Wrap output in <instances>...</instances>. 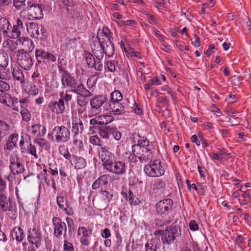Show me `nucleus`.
<instances>
[{
	"mask_svg": "<svg viewBox=\"0 0 251 251\" xmlns=\"http://www.w3.org/2000/svg\"><path fill=\"white\" fill-rule=\"evenodd\" d=\"M100 193L102 195L103 200L107 202L110 201L112 199L113 195L106 190H101Z\"/></svg>",
	"mask_w": 251,
	"mask_h": 251,
	"instance_id": "51",
	"label": "nucleus"
},
{
	"mask_svg": "<svg viewBox=\"0 0 251 251\" xmlns=\"http://www.w3.org/2000/svg\"><path fill=\"white\" fill-rule=\"evenodd\" d=\"M59 97L60 99L59 100H62L64 102V105H65V103L66 104H68L69 103V101L72 99V96L67 93V91L65 93L64 92H60Z\"/></svg>",
	"mask_w": 251,
	"mask_h": 251,
	"instance_id": "42",
	"label": "nucleus"
},
{
	"mask_svg": "<svg viewBox=\"0 0 251 251\" xmlns=\"http://www.w3.org/2000/svg\"><path fill=\"white\" fill-rule=\"evenodd\" d=\"M189 226V228L191 230L196 231L199 229L198 225L197 223V222L194 220L191 221Z\"/></svg>",
	"mask_w": 251,
	"mask_h": 251,
	"instance_id": "61",
	"label": "nucleus"
},
{
	"mask_svg": "<svg viewBox=\"0 0 251 251\" xmlns=\"http://www.w3.org/2000/svg\"><path fill=\"white\" fill-rule=\"evenodd\" d=\"M8 212L7 213V216L12 220H15L17 217V211L16 209L12 205H11L10 207L7 209Z\"/></svg>",
	"mask_w": 251,
	"mask_h": 251,
	"instance_id": "49",
	"label": "nucleus"
},
{
	"mask_svg": "<svg viewBox=\"0 0 251 251\" xmlns=\"http://www.w3.org/2000/svg\"><path fill=\"white\" fill-rule=\"evenodd\" d=\"M21 114L22 116L23 120L28 122L31 118V115L28 109L24 105H21Z\"/></svg>",
	"mask_w": 251,
	"mask_h": 251,
	"instance_id": "41",
	"label": "nucleus"
},
{
	"mask_svg": "<svg viewBox=\"0 0 251 251\" xmlns=\"http://www.w3.org/2000/svg\"><path fill=\"white\" fill-rule=\"evenodd\" d=\"M61 80L63 87H69L72 90L75 88L77 82V80L72 76L70 73L66 75H62L61 77Z\"/></svg>",
	"mask_w": 251,
	"mask_h": 251,
	"instance_id": "22",
	"label": "nucleus"
},
{
	"mask_svg": "<svg viewBox=\"0 0 251 251\" xmlns=\"http://www.w3.org/2000/svg\"><path fill=\"white\" fill-rule=\"evenodd\" d=\"M100 116L96 117L95 118L92 119L90 121V124L91 125H102L101 120Z\"/></svg>",
	"mask_w": 251,
	"mask_h": 251,
	"instance_id": "57",
	"label": "nucleus"
},
{
	"mask_svg": "<svg viewBox=\"0 0 251 251\" xmlns=\"http://www.w3.org/2000/svg\"><path fill=\"white\" fill-rule=\"evenodd\" d=\"M74 143L77 147V150L79 152L83 150L84 146L82 140H78L77 139L75 138Z\"/></svg>",
	"mask_w": 251,
	"mask_h": 251,
	"instance_id": "56",
	"label": "nucleus"
},
{
	"mask_svg": "<svg viewBox=\"0 0 251 251\" xmlns=\"http://www.w3.org/2000/svg\"><path fill=\"white\" fill-rule=\"evenodd\" d=\"M42 238V234L39 228L33 227L28 230L27 240L31 244H34L37 248L41 245Z\"/></svg>",
	"mask_w": 251,
	"mask_h": 251,
	"instance_id": "13",
	"label": "nucleus"
},
{
	"mask_svg": "<svg viewBox=\"0 0 251 251\" xmlns=\"http://www.w3.org/2000/svg\"><path fill=\"white\" fill-rule=\"evenodd\" d=\"M26 91L29 95L36 96L39 93V89L34 84H30L26 87Z\"/></svg>",
	"mask_w": 251,
	"mask_h": 251,
	"instance_id": "39",
	"label": "nucleus"
},
{
	"mask_svg": "<svg viewBox=\"0 0 251 251\" xmlns=\"http://www.w3.org/2000/svg\"><path fill=\"white\" fill-rule=\"evenodd\" d=\"M85 59L88 67L93 68L95 66L96 60L92 53L89 52L85 53Z\"/></svg>",
	"mask_w": 251,
	"mask_h": 251,
	"instance_id": "37",
	"label": "nucleus"
},
{
	"mask_svg": "<svg viewBox=\"0 0 251 251\" xmlns=\"http://www.w3.org/2000/svg\"><path fill=\"white\" fill-rule=\"evenodd\" d=\"M8 62L9 58L7 53L0 50V67L6 68L8 66Z\"/></svg>",
	"mask_w": 251,
	"mask_h": 251,
	"instance_id": "36",
	"label": "nucleus"
},
{
	"mask_svg": "<svg viewBox=\"0 0 251 251\" xmlns=\"http://www.w3.org/2000/svg\"><path fill=\"white\" fill-rule=\"evenodd\" d=\"M137 143L132 146V154L129 156L130 161L136 163L137 159L140 162L152 159V152L150 148V142L147 137L136 135Z\"/></svg>",
	"mask_w": 251,
	"mask_h": 251,
	"instance_id": "1",
	"label": "nucleus"
},
{
	"mask_svg": "<svg viewBox=\"0 0 251 251\" xmlns=\"http://www.w3.org/2000/svg\"><path fill=\"white\" fill-rule=\"evenodd\" d=\"M100 116L101 119L102 125H105V126H106V125L110 123L114 119L112 116L109 115H102Z\"/></svg>",
	"mask_w": 251,
	"mask_h": 251,
	"instance_id": "47",
	"label": "nucleus"
},
{
	"mask_svg": "<svg viewBox=\"0 0 251 251\" xmlns=\"http://www.w3.org/2000/svg\"><path fill=\"white\" fill-rule=\"evenodd\" d=\"M25 27V24L24 25L23 23V21L20 18L17 19L13 27L11 26L8 37L12 39H17L20 37L21 32L24 31Z\"/></svg>",
	"mask_w": 251,
	"mask_h": 251,
	"instance_id": "15",
	"label": "nucleus"
},
{
	"mask_svg": "<svg viewBox=\"0 0 251 251\" xmlns=\"http://www.w3.org/2000/svg\"><path fill=\"white\" fill-rule=\"evenodd\" d=\"M174 204L171 199L160 200L155 204V213L162 218H166L172 210Z\"/></svg>",
	"mask_w": 251,
	"mask_h": 251,
	"instance_id": "6",
	"label": "nucleus"
},
{
	"mask_svg": "<svg viewBox=\"0 0 251 251\" xmlns=\"http://www.w3.org/2000/svg\"><path fill=\"white\" fill-rule=\"evenodd\" d=\"M106 64L109 71L114 72L115 71V66L113 61H107Z\"/></svg>",
	"mask_w": 251,
	"mask_h": 251,
	"instance_id": "59",
	"label": "nucleus"
},
{
	"mask_svg": "<svg viewBox=\"0 0 251 251\" xmlns=\"http://www.w3.org/2000/svg\"><path fill=\"white\" fill-rule=\"evenodd\" d=\"M10 127V126L5 122L0 120V142L2 138L6 136L9 133Z\"/></svg>",
	"mask_w": 251,
	"mask_h": 251,
	"instance_id": "33",
	"label": "nucleus"
},
{
	"mask_svg": "<svg viewBox=\"0 0 251 251\" xmlns=\"http://www.w3.org/2000/svg\"><path fill=\"white\" fill-rule=\"evenodd\" d=\"M110 176L108 175H103L97 179L92 184L93 189H97L101 186L108 184Z\"/></svg>",
	"mask_w": 251,
	"mask_h": 251,
	"instance_id": "26",
	"label": "nucleus"
},
{
	"mask_svg": "<svg viewBox=\"0 0 251 251\" xmlns=\"http://www.w3.org/2000/svg\"><path fill=\"white\" fill-rule=\"evenodd\" d=\"M11 28V25L7 19L4 18L0 19V30L3 32L4 35L8 37Z\"/></svg>",
	"mask_w": 251,
	"mask_h": 251,
	"instance_id": "29",
	"label": "nucleus"
},
{
	"mask_svg": "<svg viewBox=\"0 0 251 251\" xmlns=\"http://www.w3.org/2000/svg\"><path fill=\"white\" fill-rule=\"evenodd\" d=\"M10 96L8 94L5 93L0 96V101L7 106H10Z\"/></svg>",
	"mask_w": 251,
	"mask_h": 251,
	"instance_id": "44",
	"label": "nucleus"
},
{
	"mask_svg": "<svg viewBox=\"0 0 251 251\" xmlns=\"http://www.w3.org/2000/svg\"><path fill=\"white\" fill-rule=\"evenodd\" d=\"M165 186V182L160 179H157L152 182L151 184L150 189H152L154 192H156L159 189L163 188Z\"/></svg>",
	"mask_w": 251,
	"mask_h": 251,
	"instance_id": "35",
	"label": "nucleus"
},
{
	"mask_svg": "<svg viewBox=\"0 0 251 251\" xmlns=\"http://www.w3.org/2000/svg\"><path fill=\"white\" fill-rule=\"evenodd\" d=\"M18 135L16 133L12 134L7 141L5 148L7 150H11L15 147L18 140Z\"/></svg>",
	"mask_w": 251,
	"mask_h": 251,
	"instance_id": "34",
	"label": "nucleus"
},
{
	"mask_svg": "<svg viewBox=\"0 0 251 251\" xmlns=\"http://www.w3.org/2000/svg\"><path fill=\"white\" fill-rule=\"evenodd\" d=\"M90 142L93 144L94 145H97L99 146H101L103 145V142L100 140V139L97 136L94 135L92 136L89 139Z\"/></svg>",
	"mask_w": 251,
	"mask_h": 251,
	"instance_id": "48",
	"label": "nucleus"
},
{
	"mask_svg": "<svg viewBox=\"0 0 251 251\" xmlns=\"http://www.w3.org/2000/svg\"><path fill=\"white\" fill-rule=\"evenodd\" d=\"M48 107L52 112L57 114L63 113L65 109V105L62 100L50 101Z\"/></svg>",
	"mask_w": 251,
	"mask_h": 251,
	"instance_id": "20",
	"label": "nucleus"
},
{
	"mask_svg": "<svg viewBox=\"0 0 251 251\" xmlns=\"http://www.w3.org/2000/svg\"><path fill=\"white\" fill-rule=\"evenodd\" d=\"M34 143L39 145L41 147L45 148L46 150L50 148L49 143L43 138H40L39 140L37 139L34 140Z\"/></svg>",
	"mask_w": 251,
	"mask_h": 251,
	"instance_id": "43",
	"label": "nucleus"
},
{
	"mask_svg": "<svg viewBox=\"0 0 251 251\" xmlns=\"http://www.w3.org/2000/svg\"><path fill=\"white\" fill-rule=\"evenodd\" d=\"M146 251H156L157 245L155 243H153L151 240V242H148L145 245Z\"/></svg>",
	"mask_w": 251,
	"mask_h": 251,
	"instance_id": "50",
	"label": "nucleus"
},
{
	"mask_svg": "<svg viewBox=\"0 0 251 251\" xmlns=\"http://www.w3.org/2000/svg\"><path fill=\"white\" fill-rule=\"evenodd\" d=\"M95 83L96 80L93 76L89 77L87 79V84L89 88H91Z\"/></svg>",
	"mask_w": 251,
	"mask_h": 251,
	"instance_id": "63",
	"label": "nucleus"
},
{
	"mask_svg": "<svg viewBox=\"0 0 251 251\" xmlns=\"http://www.w3.org/2000/svg\"><path fill=\"white\" fill-rule=\"evenodd\" d=\"M12 205L10 199L3 193L0 194V207L3 212L7 211V209Z\"/></svg>",
	"mask_w": 251,
	"mask_h": 251,
	"instance_id": "28",
	"label": "nucleus"
},
{
	"mask_svg": "<svg viewBox=\"0 0 251 251\" xmlns=\"http://www.w3.org/2000/svg\"><path fill=\"white\" fill-rule=\"evenodd\" d=\"M11 237L17 242H22L25 237L23 229L20 226L14 227L10 232Z\"/></svg>",
	"mask_w": 251,
	"mask_h": 251,
	"instance_id": "25",
	"label": "nucleus"
},
{
	"mask_svg": "<svg viewBox=\"0 0 251 251\" xmlns=\"http://www.w3.org/2000/svg\"><path fill=\"white\" fill-rule=\"evenodd\" d=\"M25 25L27 31L30 34L31 37L39 38L42 33V25H39L34 23H30L26 24L25 23Z\"/></svg>",
	"mask_w": 251,
	"mask_h": 251,
	"instance_id": "17",
	"label": "nucleus"
},
{
	"mask_svg": "<svg viewBox=\"0 0 251 251\" xmlns=\"http://www.w3.org/2000/svg\"><path fill=\"white\" fill-rule=\"evenodd\" d=\"M32 133L33 134H37L39 137H43L46 133L45 127L41 125L35 124L31 126Z\"/></svg>",
	"mask_w": 251,
	"mask_h": 251,
	"instance_id": "30",
	"label": "nucleus"
},
{
	"mask_svg": "<svg viewBox=\"0 0 251 251\" xmlns=\"http://www.w3.org/2000/svg\"><path fill=\"white\" fill-rule=\"evenodd\" d=\"M71 91L82 97H90L93 95V94L88 90L81 83L78 85L77 84L75 88L71 90Z\"/></svg>",
	"mask_w": 251,
	"mask_h": 251,
	"instance_id": "24",
	"label": "nucleus"
},
{
	"mask_svg": "<svg viewBox=\"0 0 251 251\" xmlns=\"http://www.w3.org/2000/svg\"><path fill=\"white\" fill-rule=\"evenodd\" d=\"M61 148V147H59V151H60V153L62 154V155L64 156V157L65 159L68 160L69 161V162H70V163L71 164L72 163V160H73V154L72 155L70 153V152L68 151L67 149L66 151H65L64 153H62L61 152V151L60 149Z\"/></svg>",
	"mask_w": 251,
	"mask_h": 251,
	"instance_id": "55",
	"label": "nucleus"
},
{
	"mask_svg": "<svg viewBox=\"0 0 251 251\" xmlns=\"http://www.w3.org/2000/svg\"><path fill=\"white\" fill-rule=\"evenodd\" d=\"M84 130V126L82 121L77 118L73 119L72 131L74 133V138L80 133H82Z\"/></svg>",
	"mask_w": 251,
	"mask_h": 251,
	"instance_id": "23",
	"label": "nucleus"
},
{
	"mask_svg": "<svg viewBox=\"0 0 251 251\" xmlns=\"http://www.w3.org/2000/svg\"><path fill=\"white\" fill-rule=\"evenodd\" d=\"M27 43V45H30L28 48V51L25 50L24 49L18 50L17 52V63L19 66L22 68L26 70H29L33 64L31 55L30 52L32 51L34 48V45L32 41L30 39H26L24 40Z\"/></svg>",
	"mask_w": 251,
	"mask_h": 251,
	"instance_id": "2",
	"label": "nucleus"
},
{
	"mask_svg": "<svg viewBox=\"0 0 251 251\" xmlns=\"http://www.w3.org/2000/svg\"><path fill=\"white\" fill-rule=\"evenodd\" d=\"M101 34V36L102 37H100L99 35L97 36V39L98 40L99 44L102 43V42L106 41V39L111 40V38H112L111 33L110 32L109 28L106 26H104L103 28Z\"/></svg>",
	"mask_w": 251,
	"mask_h": 251,
	"instance_id": "31",
	"label": "nucleus"
},
{
	"mask_svg": "<svg viewBox=\"0 0 251 251\" xmlns=\"http://www.w3.org/2000/svg\"><path fill=\"white\" fill-rule=\"evenodd\" d=\"M25 0H13L14 5L17 8H20L22 5L25 4Z\"/></svg>",
	"mask_w": 251,
	"mask_h": 251,
	"instance_id": "64",
	"label": "nucleus"
},
{
	"mask_svg": "<svg viewBox=\"0 0 251 251\" xmlns=\"http://www.w3.org/2000/svg\"><path fill=\"white\" fill-rule=\"evenodd\" d=\"M11 78V73L10 70L3 68L0 70V79L4 80H9Z\"/></svg>",
	"mask_w": 251,
	"mask_h": 251,
	"instance_id": "38",
	"label": "nucleus"
},
{
	"mask_svg": "<svg viewBox=\"0 0 251 251\" xmlns=\"http://www.w3.org/2000/svg\"><path fill=\"white\" fill-rule=\"evenodd\" d=\"M57 203L60 209H63L65 206L68 207L69 203L65 200V198L61 196L57 197Z\"/></svg>",
	"mask_w": 251,
	"mask_h": 251,
	"instance_id": "46",
	"label": "nucleus"
},
{
	"mask_svg": "<svg viewBox=\"0 0 251 251\" xmlns=\"http://www.w3.org/2000/svg\"><path fill=\"white\" fill-rule=\"evenodd\" d=\"M106 170L116 175L124 174L126 171L125 163L122 161H116L115 159L112 165H110Z\"/></svg>",
	"mask_w": 251,
	"mask_h": 251,
	"instance_id": "18",
	"label": "nucleus"
},
{
	"mask_svg": "<svg viewBox=\"0 0 251 251\" xmlns=\"http://www.w3.org/2000/svg\"><path fill=\"white\" fill-rule=\"evenodd\" d=\"M35 57L38 64H41L42 62L45 63L46 61L54 62L56 60V58L54 55L50 52L46 51L42 49L36 50Z\"/></svg>",
	"mask_w": 251,
	"mask_h": 251,
	"instance_id": "12",
	"label": "nucleus"
},
{
	"mask_svg": "<svg viewBox=\"0 0 251 251\" xmlns=\"http://www.w3.org/2000/svg\"><path fill=\"white\" fill-rule=\"evenodd\" d=\"M9 168L14 175L23 174L25 169L19 157H11L10 159Z\"/></svg>",
	"mask_w": 251,
	"mask_h": 251,
	"instance_id": "16",
	"label": "nucleus"
},
{
	"mask_svg": "<svg viewBox=\"0 0 251 251\" xmlns=\"http://www.w3.org/2000/svg\"><path fill=\"white\" fill-rule=\"evenodd\" d=\"M77 233L78 235L82 234V236H87L91 234V231L89 232L85 227L82 226L79 227Z\"/></svg>",
	"mask_w": 251,
	"mask_h": 251,
	"instance_id": "53",
	"label": "nucleus"
},
{
	"mask_svg": "<svg viewBox=\"0 0 251 251\" xmlns=\"http://www.w3.org/2000/svg\"><path fill=\"white\" fill-rule=\"evenodd\" d=\"M123 100V96L118 90H115L110 94L109 101H121Z\"/></svg>",
	"mask_w": 251,
	"mask_h": 251,
	"instance_id": "40",
	"label": "nucleus"
},
{
	"mask_svg": "<svg viewBox=\"0 0 251 251\" xmlns=\"http://www.w3.org/2000/svg\"><path fill=\"white\" fill-rule=\"evenodd\" d=\"M26 8L29 19H41L43 17L42 4L36 3L32 0L28 2Z\"/></svg>",
	"mask_w": 251,
	"mask_h": 251,
	"instance_id": "10",
	"label": "nucleus"
},
{
	"mask_svg": "<svg viewBox=\"0 0 251 251\" xmlns=\"http://www.w3.org/2000/svg\"><path fill=\"white\" fill-rule=\"evenodd\" d=\"M66 220L68 225L69 236L67 237V238H64L63 251H74L75 248L73 245L69 241L72 237V234L74 232V222L72 218L69 217H67Z\"/></svg>",
	"mask_w": 251,
	"mask_h": 251,
	"instance_id": "11",
	"label": "nucleus"
},
{
	"mask_svg": "<svg viewBox=\"0 0 251 251\" xmlns=\"http://www.w3.org/2000/svg\"><path fill=\"white\" fill-rule=\"evenodd\" d=\"M107 97L104 95H96L90 100L91 109L94 111H100L102 106L107 101Z\"/></svg>",
	"mask_w": 251,
	"mask_h": 251,
	"instance_id": "14",
	"label": "nucleus"
},
{
	"mask_svg": "<svg viewBox=\"0 0 251 251\" xmlns=\"http://www.w3.org/2000/svg\"><path fill=\"white\" fill-rule=\"evenodd\" d=\"M85 98L82 96L77 97L76 100L77 104L81 107L85 106L88 104V101Z\"/></svg>",
	"mask_w": 251,
	"mask_h": 251,
	"instance_id": "52",
	"label": "nucleus"
},
{
	"mask_svg": "<svg viewBox=\"0 0 251 251\" xmlns=\"http://www.w3.org/2000/svg\"><path fill=\"white\" fill-rule=\"evenodd\" d=\"M73 158L71 165L74 166L75 169H82L86 167V162L84 158L73 154Z\"/></svg>",
	"mask_w": 251,
	"mask_h": 251,
	"instance_id": "27",
	"label": "nucleus"
},
{
	"mask_svg": "<svg viewBox=\"0 0 251 251\" xmlns=\"http://www.w3.org/2000/svg\"><path fill=\"white\" fill-rule=\"evenodd\" d=\"M127 200H128L130 205H136L138 204L139 201L134 195L133 193L129 190V196H127Z\"/></svg>",
	"mask_w": 251,
	"mask_h": 251,
	"instance_id": "45",
	"label": "nucleus"
},
{
	"mask_svg": "<svg viewBox=\"0 0 251 251\" xmlns=\"http://www.w3.org/2000/svg\"><path fill=\"white\" fill-rule=\"evenodd\" d=\"M135 22L133 20H128L126 21H121L119 22V24L120 25L124 26H131L134 24Z\"/></svg>",
	"mask_w": 251,
	"mask_h": 251,
	"instance_id": "62",
	"label": "nucleus"
},
{
	"mask_svg": "<svg viewBox=\"0 0 251 251\" xmlns=\"http://www.w3.org/2000/svg\"><path fill=\"white\" fill-rule=\"evenodd\" d=\"M100 46L101 50L105 55L108 57H111L113 55L115 51L114 44L111 40L106 39V41L102 42V43L99 44Z\"/></svg>",
	"mask_w": 251,
	"mask_h": 251,
	"instance_id": "19",
	"label": "nucleus"
},
{
	"mask_svg": "<svg viewBox=\"0 0 251 251\" xmlns=\"http://www.w3.org/2000/svg\"><path fill=\"white\" fill-rule=\"evenodd\" d=\"M52 224L53 226V235L57 238H60L62 235L64 238L69 236L67 234V226L66 223L62 221L59 218L54 217L52 218Z\"/></svg>",
	"mask_w": 251,
	"mask_h": 251,
	"instance_id": "8",
	"label": "nucleus"
},
{
	"mask_svg": "<svg viewBox=\"0 0 251 251\" xmlns=\"http://www.w3.org/2000/svg\"><path fill=\"white\" fill-rule=\"evenodd\" d=\"M181 236L180 227L178 225H172L165 230L163 236L161 237L163 244L171 245L176 239Z\"/></svg>",
	"mask_w": 251,
	"mask_h": 251,
	"instance_id": "5",
	"label": "nucleus"
},
{
	"mask_svg": "<svg viewBox=\"0 0 251 251\" xmlns=\"http://www.w3.org/2000/svg\"><path fill=\"white\" fill-rule=\"evenodd\" d=\"M99 135L103 138L109 139L114 138L116 140H119L122 137V134L115 127H110L108 126H101L98 130Z\"/></svg>",
	"mask_w": 251,
	"mask_h": 251,
	"instance_id": "7",
	"label": "nucleus"
},
{
	"mask_svg": "<svg viewBox=\"0 0 251 251\" xmlns=\"http://www.w3.org/2000/svg\"><path fill=\"white\" fill-rule=\"evenodd\" d=\"M48 137L57 143H65L70 139V131L65 126H55L48 134Z\"/></svg>",
	"mask_w": 251,
	"mask_h": 251,
	"instance_id": "4",
	"label": "nucleus"
},
{
	"mask_svg": "<svg viewBox=\"0 0 251 251\" xmlns=\"http://www.w3.org/2000/svg\"><path fill=\"white\" fill-rule=\"evenodd\" d=\"M99 154L100 158L102 162L103 167L106 170L110 165H112V163L116 159L114 154L109 151L108 148L106 146L100 148Z\"/></svg>",
	"mask_w": 251,
	"mask_h": 251,
	"instance_id": "9",
	"label": "nucleus"
},
{
	"mask_svg": "<svg viewBox=\"0 0 251 251\" xmlns=\"http://www.w3.org/2000/svg\"><path fill=\"white\" fill-rule=\"evenodd\" d=\"M11 74L15 80L19 81L20 83L22 84L25 82V78L24 75L20 69H13L12 71L11 72Z\"/></svg>",
	"mask_w": 251,
	"mask_h": 251,
	"instance_id": "32",
	"label": "nucleus"
},
{
	"mask_svg": "<svg viewBox=\"0 0 251 251\" xmlns=\"http://www.w3.org/2000/svg\"><path fill=\"white\" fill-rule=\"evenodd\" d=\"M89 236H82L80 237V243L82 245L86 246L89 245V244L90 243V241L89 239Z\"/></svg>",
	"mask_w": 251,
	"mask_h": 251,
	"instance_id": "58",
	"label": "nucleus"
},
{
	"mask_svg": "<svg viewBox=\"0 0 251 251\" xmlns=\"http://www.w3.org/2000/svg\"><path fill=\"white\" fill-rule=\"evenodd\" d=\"M0 86L1 89L5 91H7L10 89V86L9 84L4 81L0 80Z\"/></svg>",
	"mask_w": 251,
	"mask_h": 251,
	"instance_id": "60",
	"label": "nucleus"
},
{
	"mask_svg": "<svg viewBox=\"0 0 251 251\" xmlns=\"http://www.w3.org/2000/svg\"><path fill=\"white\" fill-rule=\"evenodd\" d=\"M28 151L31 155H33L35 158H38V155L36 153V147L35 145H32L31 143H30L29 145V147L28 148Z\"/></svg>",
	"mask_w": 251,
	"mask_h": 251,
	"instance_id": "54",
	"label": "nucleus"
},
{
	"mask_svg": "<svg viewBox=\"0 0 251 251\" xmlns=\"http://www.w3.org/2000/svg\"><path fill=\"white\" fill-rule=\"evenodd\" d=\"M105 109L109 112L117 114L122 112L124 109V107L120 103V101H109L108 103H105Z\"/></svg>",
	"mask_w": 251,
	"mask_h": 251,
	"instance_id": "21",
	"label": "nucleus"
},
{
	"mask_svg": "<svg viewBox=\"0 0 251 251\" xmlns=\"http://www.w3.org/2000/svg\"><path fill=\"white\" fill-rule=\"evenodd\" d=\"M144 171L148 176L151 177H159L165 173L164 166L158 159L150 161L149 164L145 166Z\"/></svg>",
	"mask_w": 251,
	"mask_h": 251,
	"instance_id": "3",
	"label": "nucleus"
}]
</instances>
